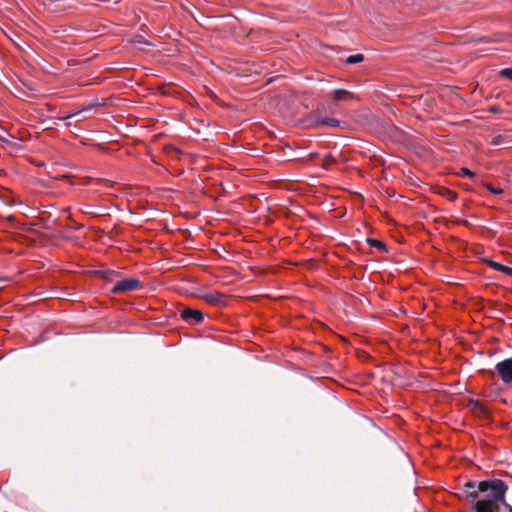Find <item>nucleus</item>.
<instances>
[{"label":"nucleus","mask_w":512,"mask_h":512,"mask_svg":"<svg viewBox=\"0 0 512 512\" xmlns=\"http://www.w3.org/2000/svg\"><path fill=\"white\" fill-rule=\"evenodd\" d=\"M310 125L314 128L324 126L336 128L340 126V122L335 118L321 117L318 112H315L310 116Z\"/></svg>","instance_id":"20e7f679"},{"label":"nucleus","mask_w":512,"mask_h":512,"mask_svg":"<svg viewBox=\"0 0 512 512\" xmlns=\"http://www.w3.org/2000/svg\"><path fill=\"white\" fill-rule=\"evenodd\" d=\"M440 193L442 196H444L449 201H455L458 197L456 192L449 190V189H445V188H443Z\"/></svg>","instance_id":"1a4fd4ad"},{"label":"nucleus","mask_w":512,"mask_h":512,"mask_svg":"<svg viewBox=\"0 0 512 512\" xmlns=\"http://www.w3.org/2000/svg\"><path fill=\"white\" fill-rule=\"evenodd\" d=\"M364 60V56L362 54H355L347 57L346 63L348 64H356L360 63Z\"/></svg>","instance_id":"9d476101"},{"label":"nucleus","mask_w":512,"mask_h":512,"mask_svg":"<svg viewBox=\"0 0 512 512\" xmlns=\"http://www.w3.org/2000/svg\"><path fill=\"white\" fill-rule=\"evenodd\" d=\"M142 288V283L137 278H126L118 281L113 288L111 289V292L116 293H127L131 291H135Z\"/></svg>","instance_id":"f03ea898"},{"label":"nucleus","mask_w":512,"mask_h":512,"mask_svg":"<svg viewBox=\"0 0 512 512\" xmlns=\"http://www.w3.org/2000/svg\"><path fill=\"white\" fill-rule=\"evenodd\" d=\"M352 98H353L352 94L349 91L344 90V89H337L333 93V99L335 101H346V100H349Z\"/></svg>","instance_id":"0eeeda50"},{"label":"nucleus","mask_w":512,"mask_h":512,"mask_svg":"<svg viewBox=\"0 0 512 512\" xmlns=\"http://www.w3.org/2000/svg\"><path fill=\"white\" fill-rule=\"evenodd\" d=\"M465 487L467 488L466 498L473 504L470 512H499L501 505L512 512V507L505 500L508 486L504 481L500 479L481 481L477 484L476 490L474 482H467Z\"/></svg>","instance_id":"f257e3e1"},{"label":"nucleus","mask_w":512,"mask_h":512,"mask_svg":"<svg viewBox=\"0 0 512 512\" xmlns=\"http://www.w3.org/2000/svg\"><path fill=\"white\" fill-rule=\"evenodd\" d=\"M495 369L504 383L512 382V358L497 363Z\"/></svg>","instance_id":"7ed1b4c3"},{"label":"nucleus","mask_w":512,"mask_h":512,"mask_svg":"<svg viewBox=\"0 0 512 512\" xmlns=\"http://www.w3.org/2000/svg\"><path fill=\"white\" fill-rule=\"evenodd\" d=\"M488 264L490 267H492L493 269L497 270V271H501L509 276L512 277V268L508 267V266H505V265H502V264H499L495 261H488Z\"/></svg>","instance_id":"6e6552de"},{"label":"nucleus","mask_w":512,"mask_h":512,"mask_svg":"<svg viewBox=\"0 0 512 512\" xmlns=\"http://www.w3.org/2000/svg\"><path fill=\"white\" fill-rule=\"evenodd\" d=\"M490 110L493 111V112L497 111V109L495 107H492Z\"/></svg>","instance_id":"f3484780"},{"label":"nucleus","mask_w":512,"mask_h":512,"mask_svg":"<svg viewBox=\"0 0 512 512\" xmlns=\"http://www.w3.org/2000/svg\"><path fill=\"white\" fill-rule=\"evenodd\" d=\"M500 75H502L503 77H506V78H508L509 80L512 81V68L502 69L500 71Z\"/></svg>","instance_id":"f8f14e48"},{"label":"nucleus","mask_w":512,"mask_h":512,"mask_svg":"<svg viewBox=\"0 0 512 512\" xmlns=\"http://www.w3.org/2000/svg\"><path fill=\"white\" fill-rule=\"evenodd\" d=\"M95 106H96L95 104H91V105L85 106V107H83V108H82V111L90 110V109H92V108H93V107H95ZM80 112H81V110H80V111H76V112H74V113H72V114H70V115H67V116L65 117V119H68V118L74 117V116H76L77 114H79Z\"/></svg>","instance_id":"ddd939ff"},{"label":"nucleus","mask_w":512,"mask_h":512,"mask_svg":"<svg viewBox=\"0 0 512 512\" xmlns=\"http://www.w3.org/2000/svg\"><path fill=\"white\" fill-rule=\"evenodd\" d=\"M460 175L473 177L474 173L472 171H470L469 169H467V168H462L461 172H460Z\"/></svg>","instance_id":"2eb2a0df"},{"label":"nucleus","mask_w":512,"mask_h":512,"mask_svg":"<svg viewBox=\"0 0 512 512\" xmlns=\"http://www.w3.org/2000/svg\"><path fill=\"white\" fill-rule=\"evenodd\" d=\"M487 189L492 192L493 194H502L503 193V190L500 189V188H494L492 185L490 184H487L486 185Z\"/></svg>","instance_id":"4468645a"},{"label":"nucleus","mask_w":512,"mask_h":512,"mask_svg":"<svg viewBox=\"0 0 512 512\" xmlns=\"http://www.w3.org/2000/svg\"><path fill=\"white\" fill-rule=\"evenodd\" d=\"M367 242L371 247H376V248L382 249V250L385 249V245L377 239L368 238Z\"/></svg>","instance_id":"9b49d317"},{"label":"nucleus","mask_w":512,"mask_h":512,"mask_svg":"<svg viewBox=\"0 0 512 512\" xmlns=\"http://www.w3.org/2000/svg\"><path fill=\"white\" fill-rule=\"evenodd\" d=\"M202 299L213 306H224L226 304L225 296L221 293L205 294Z\"/></svg>","instance_id":"39448f33"},{"label":"nucleus","mask_w":512,"mask_h":512,"mask_svg":"<svg viewBox=\"0 0 512 512\" xmlns=\"http://www.w3.org/2000/svg\"><path fill=\"white\" fill-rule=\"evenodd\" d=\"M332 162H334V160H333L331 157L326 158V159H325V166L327 167V166H328V165H330Z\"/></svg>","instance_id":"dca6fc26"},{"label":"nucleus","mask_w":512,"mask_h":512,"mask_svg":"<svg viewBox=\"0 0 512 512\" xmlns=\"http://www.w3.org/2000/svg\"><path fill=\"white\" fill-rule=\"evenodd\" d=\"M181 316L185 320L193 319L195 322H201L203 320V314L201 311L190 308L182 310Z\"/></svg>","instance_id":"423d86ee"}]
</instances>
